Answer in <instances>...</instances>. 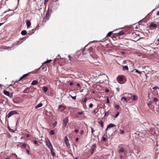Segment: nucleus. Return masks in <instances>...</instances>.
<instances>
[{
  "label": "nucleus",
  "instance_id": "obj_1",
  "mask_svg": "<svg viewBox=\"0 0 159 159\" xmlns=\"http://www.w3.org/2000/svg\"><path fill=\"white\" fill-rule=\"evenodd\" d=\"M68 122V117H66L63 120V128L64 129H65L67 123Z\"/></svg>",
  "mask_w": 159,
  "mask_h": 159
},
{
  "label": "nucleus",
  "instance_id": "obj_2",
  "mask_svg": "<svg viewBox=\"0 0 159 159\" xmlns=\"http://www.w3.org/2000/svg\"><path fill=\"white\" fill-rule=\"evenodd\" d=\"M64 141L65 143V144L66 145L67 147L68 148H70V144L68 139L67 137V136H65L64 138Z\"/></svg>",
  "mask_w": 159,
  "mask_h": 159
},
{
  "label": "nucleus",
  "instance_id": "obj_3",
  "mask_svg": "<svg viewBox=\"0 0 159 159\" xmlns=\"http://www.w3.org/2000/svg\"><path fill=\"white\" fill-rule=\"evenodd\" d=\"M17 114V111H11L9 112L7 115V117L9 118L11 116L14 114Z\"/></svg>",
  "mask_w": 159,
  "mask_h": 159
},
{
  "label": "nucleus",
  "instance_id": "obj_4",
  "mask_svg": "<svg viewBox=\"0 0 159 159\" xmlns=\"http://www.w3.org/2000/svg\"><path fill=\"white\" fill-rule=\"evenodd\" d=\"M128 96H129V95H130L131 96V98L132 100L136 101L138 99V97L136 95H132L131 94H128Z\"/></svg>",
  "mask_w": 159,
  "mask_h": 159
},
{
  "label": "nucleus",
  "instance_id": "obj_5",
  "mask_svg": "<svg viewBox=\"0 0 159 159\" xmlns=\"http://www.w3.org/2000/svg\"><path fill=\"white\" fill-rule=\"evenodd\" d=\"M96 147V144H93L90 147V152L91 154H92L93 152L94 149H95Z\"/></svg>",
  "mask_w": 159,
  "mask_h": 159
},
{
  "label": "nucleus",
  "instance_id": "obj_6",
  "mask_svg": "<svg viewBox=\"0 0 159 159\" xmlns=\"http://www.w3.org/2000/svg\"><path fill=\"white\" fill-rule=\"evenodd\" d=\"M150 27L152 30L155 29L157 28H158V29H159V27H157L156 24L153 23H151L150 25Z\"/></svg>",
  "mask_w": 159,
  "mask_h": 159
},
{
  "label": "nucleus",
  "instance_id": "obj_7",
  "mask_svg": "<svg viewBox=\"0 0 159 159\" xmlns=\"http://www.w3.org/2000/svg\"><path fill=\"white\" fill-rule=\"evenodd\" d=\"M46 144L49 149L52 148V145L49 140L46 141Z\"/></svg>",
  "mask_w": 159,
  "mask_h": 159
},
{
  "label": "nucleus",
  "instance_id": "obj_8",
  "mask_svg": "<svg viewBox=\"0 0 159 159\" xmlns=\"http://www.w3.org/2000/svg\"><path fill=\"white\" fill-rule=\"evenodd\" d=\"M114 127H116L115 125L113 124H110L108 125L107 126V128L106 130V132H107V131L109 130L110 128H112Z\"/></svg>",
  "mask_w": 159,
  "mask_h": 159
},
{
  "label": "nucleus",
  "instance_id": "obj_9",
  "mask_svg": "<svg viewBox=\"0 0 159 159\" xmlns=\"http://www.w3.org/2000/svg\"><path fill=\"white\" fill-rule=\"evenodd\" d=\"M3 93L5 95L10 97V98L12 97V95L10 94L9 92L7 90H4Z\"/></svg>",
  "mask_w": 159,
  "mask_h": 159
},
{
  "label": "nucleus",
  "instance_id": "obj_10",
  "mask_svg": "<svg viewBox=\"0 0 159 159\" xmlns=\"http://www.w3.org/2000/svg\"><path fill=\"white\" fill-rule=\"evenodd\" d=\"M138 135L139 137H143L144 136V135L145 134L146 132L144 131V132H138Z\"/></svg>",
  "mask_w": 159,
  "mask_h": 159
},
{
  "label": "nucleus",
  "instance_id": "obj_11",
  "mask_svg": "<svg viewBox=\"0 0 159 159\" xmlns=\"http://www.w3.org/2000/svg\"><path fill=\"white\" fill-rule=\"evenodd\" d=\"M117 79L118 81H122L123 80V78L121 76H118Z\"/></svg>",
  "mask_w": 159,
  "mask_h": 159
},
{
  "label": "nucleus",
  "instance_id": "obj_12",
  "mask_svg": "<svg viewBox=\"0 0 159 159\" xmlns=\"http://www.w3.org/2000/svg\"><path fill=\"white\" fill-rule=\"evenodd\" d=\"M43 105V103L40 102L39 104H38L36 106H35V108L36 109H37L39 107H42Z\"/></svg>",
  "mask_w": 159,
  "mask_h": 159
},
{
  "label": "nucleus",
  "instance_id": "obj_13",
  "mask_svg": "<svg viewBox=\"0 0 159 159\" xmlns=\"http://www.w3.org/2000/svg\"><path fill=\"white\" fill-rule=\"evenodd\" d=\"M38 84V82L37 80H33L32 83H31V84L33 85H37Z\"/></svg>",
  "mask_w": 159,
  "mask_h": 159
},
{
  "label": "nucleus",
  "instance_id": "obj_14",
  "mask_svg": "<svg viewBox=\"0 0 159 159\" xmlns=\"http://www.w3.org/2000/svg\"><path fill=\"white\" fill-rule=\"evenodd\" d=\"M26 24L27 25V28L29 27L31 25V22L29 20L26 21Z\"/></svg>",
  "mask_w": 159,
  "mask_h": 159
},
{
  "label": "nucleus",
  "instance_id": "obj_15",
  "mask_svg": "<svg viewBox=\"0 0 159 159\" xmlns=\"http://www.w3.org/2000/svg\"><path fill=\"white\" fill-rule=\"evenodd\" d=\"M126 99V98L122 97L121 98V100L123 102H127Z\"/></svg>",
  "mask_w": 159,
  "mask_h": 159
},
{
  "label": "nucleus",
  "instance_id": "obj_16",
  "mask_svg": "<svg viewBox=\"0 0 159 159\" xmlns=\"http://www.w3.org/2000/svg\"><path fill=\"white\" fill-rule=\"evenodd\" d=\"M91 56L93 59H96L97 58V56L95 54H93L92 55H91Z\"/></svg>",
  "mask_w": 159,
  "mask_h": 159
},
{
  "label": "nucleus",
  "instance_id": "obj_17",
  "mask_svg": "<svg viewBox=\"0 0 159 159\" xmlns=\"http://www.w3.org/2000/svg\"><path fill=\"white\" fill-rule=\"evenodd\" d=\"M50 149L51 150V153L52 155V156H54L55 154L54 152H53L54 149H53V148H50Z\"/></svg>",
  "mask_w": 159,
  "mask_h": 159
},
{
  "label": "nucleus",
  "instance_id": "obj_18",
  "mask_svg": "<svg viewBox=\"0 0 159 159\" xmlns=\"http://www.w3.org/2000/svg\"><path fill=\"white\" fill-rule=\"evenodd\" d=\"M21 34L23 35H25L27 34V32L25 30H22L21 32Z\"/></svg>",
  "mask_w": 159,
  "mask_h": 159
},
{
  "label": "nucleus",
  "instance_id": "obj_19",
  "mask_svg": "<svg viewBox=\"0 0 159 159\" xmlns=\"http://www.w3.org/2000/svg\"><path fill=\"white\" fill-rule=\"evenodd\" d=\"M28 74H26L23 75L21 77H20V80L24 78L25 77L28 75Z\"/></svg>",
  "mask_w": 159,
  "mask_h": 159
},
{
  "label": "nucleus",
  "instance_id": "obj_20",
  "mask_svg": "<svg viewBox=\"0 0 159 159\" xmlns=\"http://www.w3.org/2000/svg\"><path fill=\"white\" fill-rule=\"evenodd\" d=\"M98 123L100 125L101 127L103 128V122L102 121H98Z\"/></svg>",
  "mask_w": 159,
  "mask_h": 159
},
{
  "label": "nucleus",
  "instance_id": "obj_21",
  "mask_svg": "<svg viewBox=\"0 0 159 159\" xmlns=\"http://www.w3.org/2000/svg\"><path fill=\"white\" fill-rule=\"evenodd\" d=\"M124 34H125V33L124 32H123V31H121L120 32H119V33H118L117 34L118 35V36H120V35H122Z\"/></svg>",
  "mask_w": 159,
  "mask_h": 159
},
{
  "label": "nucleus",
  "instance_id": "obj_22",
  "mask_svg": "<svg viewBox=\"0 0 159 159\" xmlns=\"http://www.w3.org/2000/svg\"><path fill=\"white\" fill-rule=\"evenodd\" d=\"M30 90V89L28 88H26L24 91L23 92L24 93H28Z\"/></svg>",
  "mask_w": 159,
  "mask_h": 159
},
{
  "label": "nucleus",
  "instance_id": "obj_23",
  "mask_svg": "<svg viewBox=\"0 0 159 159\" xmlns=\"http://www.w3.org/2000/svg\"><path fill=\"white\" fill-rule=\"evenodd\" d=\"M43 91L45 92H47V90H48V88L47 87H45V86H44L43 87Z\"/></svg>",
  "mask_w": 159,
  "mask_h": 159
},
{
  "label": "nucleus",
  "instance_id": "obj_24",
  "mask_svg": "<svg viewBox=\"0 0 159 159\" xmlns=\"http://www.w3.org/2000/svg\"><path fill=\"white\" fill-rule=\"evenodd\" d=\"M124 151V149L123 148H120L119 150L120 153L123 152Z\"/></svg>",
  "mask_w": 159,
  "mask_h": 159
},
{
  "label": "nucleus",
  "instance_id": "obj_25",
  "mask_svg": "<svg viewBox=\"0 0 159 159\" xmlns=\"http://www.w3.org/2000/svg\"><path fill=\"white\" fill-rule=\"evenodd\" d=\"M114 31H110V32H108V33L107 35L106 36H107V37H108V36H110H110H111V34L112 33V32Z\"/></svg>",
  "mask_w": 159,
  "mask_h": 159
},
{
  "label": "nucleus",
  "instance_id": "obj_26",
  "mask_svg": "<svg viewBox=\"0 0 159 159\" xmlns=\"http://www.w3.org/2000/svg\"><path fill=\"white\" fill-rule=\"evenodd\" d=\"M134 70L136 72L138 73H139V74H141V72L140 71H139L137 69H136L133 70H132V72H133Z\"/></svg>",
  "mask_w": 159,
  "mask_h": 159
},
{
  "label": "nucleus",
  "instance_id": "obj_27",
  "mask_svg": "<svg viewBox=\"0 0 159 159\" xmlns=\"http://www.w3.org/2000/svg\"><path fill=\"white\" fill-rule=\"evenodd\" d=\"M49 134L51 135H53L54 134V131L53 130H51L49 132Z\"/></svg>",
  "mask_w": 159,
  "mask_h": 159
},
{
  "label": "nucleus",
  "instance_id": "obj_28",
  "mask_svg": "<svg viewBox=\"0 0 159 159\" xmlns=\"http://www.w3.org/2000/svg\"><path fill=\"white\" fill-rule=\"evenodd\" d=\"M123 70H128V67L127 66H123Z\"/></svg>",
  "mask_w": 159,
  "mask_h": 159
},
{
  "label": "nucleus",
  "instance_id": "obj_29",
  "mask_svg": "<svg viewBox=\"0 0 159 159\" xmlns=\"http://www.w3.org/2000/svg\"><path fill=\"white\" fill-rule=\"evenodd\" d=\"M26 144L25 143H24L22 145V148H25L26 147Z\"/></svg>",
  "mask_w": 159,
  "mask_h": 159
},
{
  "label": "nucleus",
  "instance_id": "obj_30",
  "mask_svg": "<svg viewBox=\"0 0 159 159\" xmlns=\"http://www.w3.org/2000/svg\"><path fill=\"white\" fill-rule=\"evenodd\" d=\"M50 13V11H49L48 10L47 11V12L46 14V16H50V15H49V13Z\"/></svg>",
  "mask_w": 159,
  "mask_h": 159
},
{
  "label": "nucleus",
  "instance_id": "obj_31",
  "mask_svg": "<svg viewBox=\"0 0 159 159\" xmlns=\"http://www.w3.org/2000/svg\"><path fill=\"white\" fill-rule=\"evenodd\" d=\"M152 103V102L151 101H149L148 103V105L149 106L150 105H151Z\"/></svg>",
  "mask_w": 159,
  "mask_h": 159
},
{
  "label": "nucleus",
  "instance_id": "obj_32",
  "mask_svg": "<svg viewBox=\"0 0 159 159\" xmlns=\"http://www.w3.org/2000/svg\"><path fill=\"white\" fill-rule=\"evenodd\" d=\"M51 61H52V60H48L46 61L43 64H46L47 63H49V62H51Z\"/></svg>",
  "mask_w": 159,
  "mask_h": 159
},
{
  "label": "nucleus",
  "instance_id": "obj_33",
  "mask_svg": "<svg viewBox=\"0 0 159 159\" xmlns=\"http://www.w3.org/2000/svg\"><path fill=\"white\" fill-rule=\"evenodd\" d=\"M8 129L9 130V131L10 132H14V131L12 129H11V128H10L9 127H8Z\"/></svg>",
  "mask_w": 159,
  "mask_h": 159
},
{
  "label": "nucleus",
  "instance_id": "obj_34",
  "mask_svg": "<svg viewBox=\"0 0 159 159\" xmlns=\"http://www.w3.org/2000/svg\"><path fill=\"white\" fill-rule=\"evenodd\" d=\"M91 133H92L91 136H92V135H93L94 134L93 133V132L94 131V130H93V128H92L91 127Z\"/></svg>",
  "mask_w": 159,
  "mask_h": 159
},
{
  "label": "nucleus",
  "instance_id": "obj_35",
  "mask_svg": "<svg viewBox=\"0 0 159 159\" xmlns=\"http://www.w3.org/2000/svg\"><path fill=\"white\" fill-rule=\"evenodd\" d=\"M107 103H110V101L108 97H107Z\"/></svg>",
  "mask_w": 159,
  "mask_h": 159
},
{
  "label": "nucleus",
  "instance_id": "obj_36",
  "mask_svg": "<svg viewBox=\"0 0 159 159\" xmlns=\"http://www.w3.org/2000/svg\"><path fill=\"white\" fill-rule=\"evenodd\" d=\"M119 112H117L115 115V117L116 118L119 115Z\"/></svg>",
  "mask_w": 159,
  "mask_h": 159
},
{
  "label": "nucleus",
  "instance_id": "obj_37",
  "mask_svg": "<svg viewBox=\"0 0 159 159\" xmlns=\"http://www.w3.org/2000/svg\"><path fill=\"white\" fill-rule=\"evenodd\" d=\"M57 121H55V122L53 124V125L54 126V127H55L57 125Z\"/></svg>",
  "mask_w": 159,
  "mask_h": 159
},
{
  "label": "nucleus",
  "instance_id": "obj_38",
  "mask_svg": "<svg viewBox=\"0 0 159 159\" xmlns=\"http://www.w3.org/2000/svg\"><path fill=\"white\" fill-rule=\"evenodd\" d=\"M83 111H79L78 113L79 115H81L83 114Z\"/></svg>",
  "mask_w": 159,
  "mask_h": 159
},
{
  "label": "nucleus",
  "instance_id": "obj_39",
  "mask_svg": "<svg viewBox=\"0 0 159 159\" xmlns=\"http://www.w3.org/2000/svg\"><path fill=\"white\" fill-rule=\"evenodd\" d=\"M93 138L92 137V138L93 139V140H95L96 138V136L94 135V134L93 135Z\"/></svg>",
  "mask_w": 159,
  "mask_h": 159
},
{
  "label": "nucleus",
  "instance_id": "obj_40",
  "mask_svg": "<svg viewBox=\"0 0 159 159\" xmlns=\"http://www.w3.org/2000/svg\"><path fill=\"white\" fill-rule=\"evenodd\" d=\"M107 140V139L105 137H103L102 138V140L103 141H105Z\"/></svg>",
  "mask_w": 159,
  "mask_h": 159
},
{
  "label": "nucleus",
  "instance_id": "obj_41",
  "mask_svg": "<svg viewBox=\"0 0 159 159\" xmlns=\"http://www.w3.org/2000/svg\"><path fill=\"white\" fill-rule=\"evenodd\" d=\"M109 114V112H108V111H107L105 113V116H107Z\"/></svg>",
  "mask_w": 159,
  "mask_h": 159
},
{
  "label": "nucleus",
  "instance_id": "obj_42",
  "mask_svg": "<svg viewBox=\"0 0 159 159\" xmlns=\"http://www.w3.org/2000/svg\"><path fill=\"white\" fill-rule=\"evenodd\" d=\"M71 97L73 99H76V96H75L74 97L72 96L71 95H70Z\"/></svg>",
  "mask_w": 159,
  "mask_h": 159
},
{
  "label": "nucleus",
  "instance_id": "obj_43",
  "mask_svg": "<svg viewBox=\"0 0 159 159\" xmlns=\"http://www.w3.org/2000/svg\"><path fill=\"white\" fill-rule=\"evenodd\" d=\"M93 104L92 103H90L89 104V107H90V108H92L93 107Z\"/></svg>",
  "mask_w": 159,
  "mask_h": 159
},
{
  "label": "nucleus",
  "instance_id": "obj_44",
  "mask_svg": "<svg viewBox=\"0 0 159 159\" xmlns=\"http://www.w3.org/2000/svg\"><path fill=\"white\" fill-rule=\"evenodd\" d=\"M87 98H85L84 99V100L83 101V102L85 103L86 102V101H87Z\"/></svg>",
  "mask_w": 159,
  "mask_h": 159
},
{
  "label": "nucleus",
  "instance_id": "obj_45",
  "mask_svg": "<svg viewBox=\"0 0 159 159\" xmlns=\"http://www.w3.org/2000/svg\"><path fill=\"white\" fill-rule=\"evenodd\" d=\"M153 101L154 102H157L158 101V100L156 98H154Z\"/></svg>",
  "mask_w": 159,
  "mask_h": 159
},
{
  "label": "nucleus",
  "instance_id": "obj_46",
  "mask_svg": "<svg viewBox=\"0 0 159 159\" xmlns=\"http://www.w3.org/2000/svg\"><path fill=\"white\" fill-rule=\"evenodd\" d=\"M80 134L81 135H82L84 133V131L83 130H80Z\"/></svg>",
  "mask_w": 159,
  "mask_h": 159
},
{
  "label": "nucleus",
  "instance_id": "obj_47",
  "mask_svg": "<svg viewBox=\"0 0 159 159\" xmlns=\"http://www.w3.org/2000/svg\"><path fill=\"white\" fill-rule=\"evenodd\" d=\"M68 58H69V60L70 61H71V56L70 55H69L68 56Z\"/></svg>",
  "mask_w": 159,
  "mask_h": 159
},
{
  "label": "nucleus",
  "instance_id": "obj_48",
  "mask_svg": "<svg viewBox=\"0 0 159 159\" xmlns=\"http://www.w3.org/2000/svg\"><path fill=\"white\" fill-rule=\"evenodd\" d=\"M120 107V106L118 105H116L115 108L117 109H118Z\"/></svg>",
  "mask_w": 159,
  "mask_h": 159
},
{
  "label": "nucleus",
  "instance_id": "obj_49",
  "mask_svg": "<svg viewBox=\"0 0 159 159\" xmlns=\"http://www.w3.org/2000/svg\"><path fill=\"white\" fill-rule=\"evenodd\" d=\"M34 143L35 144H36L38 143V142L37 140H34Z\"/></svg>",
  "mask_w": 159,
  "mask_h": 159
},
{
  "label": "nucleus",
  "instance_id": "obj_50",
  "mask_svg": "<svg viewBox=\"0 0 159 159\" xmlns=\"http://www.w3.org/2000/svg\"><path fill=\"white\" fill-rule=\"evenodd\" d=\"M75 131L76 133H77L79 131V129H75Z\"/></svg>",
  "mask_w": 159,
  "mask_h": 159
},
{
  "label": "nucleus",
  "instance_id": "obj_51",
  "mask_svg": "<svg viewBox=\"0 0 159 159\" xmlns=\"http://www.w3.org/2000/svg\"><path fill=\"white\" fill-rule=\"evenodd\" d=\"M26 152L28 153V154L30 152L29 150L28 149L26 150Z\"/></svg>",
  "mask_w": 159,
  "mask_h": 159
},
{
  "label": "nucleus",
  "instance_id": "obj_52",
  "mask_svg": "<svg viewBox=\"0 0 159 159\" xmlns=\"http://www.w3.org/2000/svg\"><path fill=\"white\" fill-rule=\"evenodd\" d=\"M105 92L107 93H108V92H109V90L108 89H106L105 90Z\"/></svg>",
  "mask_w": 159,
  "mask_h": 159
},
{
  "label": "nucleus",
  "instance_id": "obj_53",
  "mask_svg": "<svg viewBox=\"0 0 159 159\" xmlns=\"http://www.w3.org/2000/svg\"><path fill=\"white\" fill-rule=\"evenodd\" d=\"M124 132H125L124 131V130H122V131H121V133H121V134H124Z\"/></svg>",
  "mask_w": 159,
  "mask_h": 159
},
{
  "label": "nucleus",
  "instance_id": "obj_54",
  "mask_svg": "<svg viewBox=\"0 0 159 159\" xmlns=\"http://www.w3.org/2000/svg\"><path fill=\"white\" fill-rule=\"evenodd\" d=\"M62 107V106L61 105H60L59 106L58 108L60 109Z\"/></svg>",
  "mask_w": 159,
  "mask_h": 159
},
{
  "label": "nucleus",
  "instance_id": "obj_55",
  "mask_svg": "<svg viewBox=\"0 0 159 159\" xmlns=\"http://www.w3.org/2000/svg\"><path fill=\"white\" fill-rule=\"evenodd\" d=\"M73 82H70V85H73Z\"/></svg>",
  "mask_w": 159,
  "mask_h": 159
},
{
  "label": "nucleus",
  "instance_id": "obj_56",
  "mask_svg": "<svg viewBox=\"0 0 159 159\" xmlns=\"http://www.w3.org/2000/svg\"><path fill=\"white\" fill-rule=\"evenodd\" d=\"M79 140V138H77L76 139H75V141L76 142H78V141Z\"/></svg>",
  "mask_w": 159,
  "mask_h": 159
},
{
  "label": "nucleus",
  "instance_id": "obj_57",
  "mask_svg": "<svg viewBox=\"0 0 159 159\" xmlns=\"http://www.w3.org/2000/svg\"><path fill=\"white\" fill-rule=\"evenodd\" d=\"M103 77L104 78H107V76H105V75H104L103 76Z\"/></svg>",
  "mask_w": 159,
  "mask_h": 159
},
{
  "label": "nucleus",
  "instance_id": "obj_58",
  "mask_svg": "<svg viewBox=\"0 0 159 159\" xmlns=\"http://www.w3.org/2000/svg\"><path fill=\"white\" fill-rule=\"evenodd\" d=\"M48 0H44V3H45L48 1Z\"/></svg>",
  "mask_w": 159,
  "mask_h": 159
},
{
  "label": "nucleus",
  "instance_id": "obj_59",
  "mask_svg": "<svg viewBox=\"0 0 159 159\" xmlns=\"http://www.w3.org/2000/svg\"><path fill=\"white\" fill-rule=\"evenodd\" d=\"M77 86H80V84H79V83H77Z\"/></svg>",
  "mask_w": 159,
  "mask_h": 159
},
{
  "label": "nucleus",
  "instance_id": "obj_60",
  "mask_svg": "<svg viewBox=\"0 0 159 159\" xmlns=\"http://www.w3.org/2000/svg\"><path fill=\"white\" fill-rule=\"evenodd\" d=\"M116 90L117 91V92H119V88H116Z\"/></svg>",
  "mask_w": 159,
  "mask_h": 159
},
{
  "label": "nucleus",
  "instance_id": "obj_61",
  "mask_svg": "<svg viewBox=\"0 0 159 159\" xmlns=\"http://www.w3.org/2000/svg\"><path fill=\"white\" fill-rule=\"evenodd\" d=\"M104 81H105V80H102V81L100 80V83H102V82H103Z\"/></svg>",
  "mask_w": 159,
  "mask_h": 159
},
{
  "label": "nucleus",
  "instance_id": "obj_62",
  "mask_svg": "<svg viewBox=\"0 0 159 159\" xmlns=\"http://www.w3.org/2000/svg\"><path fill=\"white\" fill-rule=\"evenodd\" d=\"M157 14L158 15H159V11H158L157 12Z\"/></svg>",
  "mask_w": 159,
  "mask_h": 159
},
{
  "label": "nucleus",
  "instance_id": "obj_63",
  "mask_svg": "<svg viewBox=\"0 0 159 159\" xmlns=\"http://www.w3.org/2000/svg\"><path fill=\"white\" fill-rule=\"evenodd\" d=\"M26 136L27 137H29L30 136V135L29 134H27Z\"/></svg>",
  "mask_w": 159,
  "mask_h": 159
},
{
  "label": "nucleus",
  "instance_id": "obj_64",
  "mask_svg": "<svg viewBox=\"0 0 159 159\" xmlns=\"http://www.w3.org/2000/svg\"><path fill=\"white\" fill-rule=\"evenodd\" d=\"M93 113H96V111L95 110L93 111Z\"/></svg>",
  "mask_w": 159,
  "mask_h": 159
}]
</instances>
